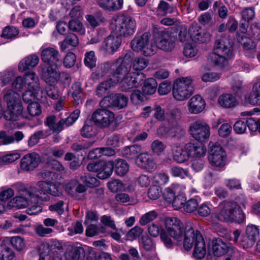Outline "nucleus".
Wrapping results in <instances>:
<instances>
[{"instance_id":"nucleus-26","label":"nucleus","mask_w":260,"mask_h":260,"mask_svg":"<svg viewBox=\"0 0 260 260\" xmlns=\"http://www.w3.org/2000/svg\"><path fill=\"white\" fill-rule=\"evenodd\" d=\"M172 151L173 159L178 163H183L189 159L187 150L184 147L182 149L177 144H172Z\"/></svg>"},{"instance_id":"nucleus-10","label":"nucleus","mask_w":260,"mask_h":260,"mask_svg":"<svg viewBox=\"0 0 260 260\" xmlns=\"http://www.w3.org/2000/svg\"><path fill=\"white\" fill-rule=\"evenodd\" d=\"M209 125L205 122L196 121L189 127L191 136L197 141L202 143L206 142L210 136Z\"/></svg>"},{"instance_id":"nucleus-47","label":"nucleus","mask_w":260,"mask_h":260,"mask_svg":"<svg viewBox=\"0 0 260 260\" xmlns=\"http://www.w3.org/2000/svg\"><path fill=\"white\" fill-rule=\"evenodd\" d=\"M115 84L111 79L100 83L96 87V94L99 97L105 95L111 87Z\"/></svg>"},{"instance_id":"nucleus-2","label":"nucleus","mask_w":260,"mask_h":260,"mask_svg":"<svg viewBox=\"0 0 260 260\" xmlns=\"http://www.w3.org/2000/svg\"><path fill=\"white\" fill-rule=\"evenodd\" d=\"M110 27L117 36L127 37L134 34L136 22L132 16L121 14L111 20Z\"/></svg>"},{"instance_id":"nucleus-60","label":"nucleus","mask_w":260,"mask_h":260,"mask_svg":"<svg viewBox=\"0 0 260 260\" xmlns=\"http://www.w3.org/2000/svg\"><path fill=\"white\" fill-rule=\"evenodd\" d=\"M80 179L87 187H93L99 184V181L95 177H92L88 174L81 176Z\"/></svg>"},{"instance_id":"nucleus-54","label":"nucleus","mask_w":260,"mask_h":260,"mask_svg":"<svg viewBox=\"0 0 260 260\" xmlns=\"http://www.w3.org/2000/svg\"><path fill=\"white\" fill-rule=\"evenodd\" d=\"M48 136L46 131L40 130L37 131L32 135L28 140V144L29 146L32 147L39 143L40 139H44Z\"/></svg>"},{"instance_id":"nucleus-6","label":"nucleus","mask_w":260,"mask_h":260,"mask_svg":"<svg viewBox=\"0 0 260 260\" xmlns=\"http://www.w3.org/2000/svg\"><path fill=\"white\" fill-rule=\"evenodd\" d=\"M39 188L35 187H31L30 190L26 191V195L27 194L30 198H42L41 195L43 193L49 194L53 196H59L61 192L59 186L56 183L51 182L39 181L37 183Z\"/></svg>"},{"instance_id":"nucleus-25","label":"nucleus","mask_w":260,"mask_h":260,"mask_svg":"<svg viewBox=\"0 0 260 260\" xmlns=\"http://www.w3.org/2000/svg\"><path fill=\"white\" fill-rule=\"evenodd\" d=\"M183 234H184L183 247L185 250L188 251L191 248L193 242L195 243L196 240V233H194L191 223H188V224L186 225V231Z\"/></svg>"},{"instance_id":"nucleus-33","label":"nucleus","mask_w":260,"mask_h":260,"mask_svg":"<svg viewBox=\"0 0 260 260\" xmlns=\"http://www.w3.org/2000/svg\"><path fill=\"white\" fill-rule=\"evenodd\" d=\"M219 104L225 108H231L235 107L238 103L235 96L232 94H222L218 100Z\"/></svg>"},{"instance_id":"nucleus-9","label":"nucleus","mask_w":260,"mask_h":260,"mask_svg":"<svg viewBox=\"0 0 260 260\" xmlns=\"http://www.w3.org/2000/svg\"><path fill=\"white\" fill-rule=\"evenodd\" d=\"M90 118L95 126L104 128L109 127L113 122L115 114L107 109H98L93 112Z\"/></svg>"},{"instance_id":"nucleus-38","label":"nucleus","mask_w":260,"mask_h":260,"mask_svg":"<svg viewBox=\"0 0 260 260\" xmlns=\"http://www.w3.org/2000/svg\"><path fill=\"white\" fill-rule=\"evenodd\" d=\"M242 45L245 55L249 58H253L256 52V45L253 41L245 38Z\"/></svg>"},{"instance_id":"nucleus-4","label":"nucleus","mask_w":260,"mask_h":260,"mask_svg":"<svg viewBox=\"0 0 260 260\" xmlns=\"http://www.w3.org/2000/svg\"><path fill=\"white\" fill-rule=\"evenodd\" d=\"M80 113V110L76 109L68 117L61 118L57 122H56L55 116L50 115L46 118L44 123L53 133L58 134L65 127L72 125L78 119Z\"/></svg>"},{"instance_id":"nucleus-43","label":"nucleus","mask_w":260,"mask_h":260,"mask_svg":"<svg viewBox=\"0 0 260 260\" xmlns=\"http://www.w3.org/2000/svg\"><path fill=\"white\" fill-rule=\"evenodd\" d=\"M101 170L96 175L97 177L100 179H105L110 177L113 171V166L111 161L103 162Z\"/></svg>"},{"instance_id":"nucleus-50","label":"nucleus","mask_w":260,"mask_h":260,"mask_svg":"<svg viewBox=\"0 0 260 260\" xmlns=\"http://www.w3.org/2000/svg\"><path fill=\"white\" fill-rule=\"evenodd\" d=\"M181 110L178 108H174L166 113V118L169 123H174L181 119Z\"/></svg>"},{"instance_id":"nucleus-48","label":"nucleus","mask_w":260,"mask_h":260,"mask_svg":"<svg viewBox=\"0 0 260 260\" xmlns=\"http://www.w3.org/2000/svg\"><path fill=\"white\" fill-rule=\"evenodd\" d=\"M128 98L122 93L114 94V108L121 109L127 106Z\"/></svg>"},{"instance_id":"nucleus-55","label":"nucleus","mask_w":260,"mask_h":260,"mask_svg":"<svg viewBox=\"0 0 260 260\" xmlns=\"http://www.w3.org/2000/svg\"><path fill=\"white\" fill-rule=\"evenodd\" d=\"M120 82V89L122 91H130L134 88H137L131 73Z\"/></svg>"},{"instance_id":"nucleus-20","label":"nucleus","mask_w":260,"mask_h":260,"mask_svg":"<svg viewBox=\"0 0 260 260\" xmlns=\"http://www.w3.org/2000/svg\"><path fill=\"white\" fill-rule=\"evenodd\" d=\"M131 66L129 64L120 63L112 74L110 79L117 84L129 75Z\"/></svg>"},{"instance_id":"nucleus-27","label":"nucleus","mask_w":260,"mask_h":260,"mask_svg":"<svg viewBox=\"0 0 260 260\" xmlns=\"http://www.w3.org/2000/svg\"><path fill=\"white\" fill-rule=\"evenodd\" d=\"M26 89L38 92L41 90L39 80L36 74L32 72L27 73L25 76Z\"/></svg>"},{"instance_id":"nucleus-51","label":"nucleus","mask_w":260,"mask_h":260,"mask_svg":"<svg viewBox=\"0 0 260 260\" xmlns=\"http://www.w3.org/2000/svg\"><path fill=\"white\" fill-rule=\"evenodd\" d=\"M19 33V30L14 26H7L2 31L1 37L7 39H13L17 37Z\"/></svg>"},{"instance_id":"nucleus-52","label":"nucleus","mask_w":260,"mask_h":260,"mask_svg":"<svg viewBox=\"0 0 260 260\" xmlns=\"http://www.w3.org/2000/svg\"><path fill=\"white\" fill-rule=\"evenodd\" d=\"M20 157V154L18 152H12L6 154L0 157V165L4 166L15 161Z\"/></svg>"},{"instance_id":"nucleus-57","label":"nucleus","mask_w":260,"mask_h":260,"mask_svg":"<svg viewBox=\"0 0 260 260\" xmlns=\"http://www.w3.org/2000/svg\"><path fill=\"white\" fill-rule=\"evenodd\" d=\"M87 225L86 235L88 237H93L105 232V228L94 224H89Z\"/></svg>"},{"instance_id":"nucleus-56","label":"nucleus","mask_w":260,"mask_h":260,"mask_svg":"<svg viewBox=\"0 0 260 260\" xmlns=\"http://www.w3.org/2000/svg\"><path fill=\"white\" fill-rule=\"evenodd\" d=\"M128 254L122 253L120 255V260H141L137 249L134 247L130 248L128 250Z\"/></svg>"},{"instance_id":"nucleus-31","label":"nucleus","mask_w":260,"mask_h":260,"mask_svg":"<svg viewBox=\"0 0 260 260\" xmlns=\"http://www.w3.org/2000/svg\"><path fill=\"white\" fill-rule=\"evenodd\" d=\"M70 93L71 94L76 105H78L82 103L84 90L80 82H75L72 84Z\"/></svg>"},{"instance_id":"nucleus-3","label":"nucleus","mask_w":260,"mask_h":260,"mask_svg":"<svg viewBox=\"0 0 260 260\" xmlns=\"http://www.w3.org/2000/svg\"><path fill=\"white\" fill-rule=\"evenodd\" d=\"M193 90L191 77H181L174 81L172 93L175 99L181 101L188 99L193 94Z\"/></svg>"},{"instance_id":"nucleus-24","label":"nucleus","mask_w":260,"mask_h":260,"mask_svg":"<svg viewBox=\"0 0 260 260\" xmlns=\"http://www.w3.org/2000/svg\"><path fill=\"white\" fill-rule=\"evenodd\" d=\"M39 61V58L36 54H33L27 56L23 58L19 62L18 70L20 72H24L30 70L37 66Z\"/></svg>"},{"instance_id":"nucleus-21","label":"nucleus","mask_w":260,"mask_h":260,"mask_svg":"<svg viewBox=\"0 0 260 260\" xmlns=\"http://www.w3.org/2000/svg\"><path fill=\"white\" fill-rule=\"evenodd\" d=\"M206 253V245L200 232L196 231V240L193 252V256L197 259L203 258Z\"/></svg>"},{"instance_id":"nucleus-59","label":"nucleus","mask_w":260,"mask_h":260,"mask_svg":"<svg viewBox=\"0 0 260 260\" xmlns=\"http://www.w3.org/2000/svg\"><path fill=\"white\" fill-rule=\"evenodd\" d=\"M10 242L14 248L18 251L23 250L25 246L24 239L20 236L11 237Z\"/></svg>"},{"instance_id":"nucleus-61","label":"nucleus","mask_w":260,"mask_h":260,"mask_svg":"<svg viewBox=\"0 0 260 260\" xmlns=\"http://www.w3.org/2000/svg\"><path fill=\"white\" fill-rule=\"evenodd\" d=\"M68 28L70 30L82 34L84 28L82 23L77 19H72L69 22Z\"/></svg>"},{"instance_id":"nucleus-49","label":"nucleus","mask_w":260,"mask_h":260,"mask_svg":"<svg viewBox=\"0 0 260 260\" xmlns=\"http://www.w3.org/2000/svg\"><path fill=\"white\" fill-rule=\"evenodd\" d=\"M97 58L93 51L86 52L84 54V63L85 66L90 69H93L96 67Z\"/></svg>"},{"instance_id":"nucleus-40","label":"nucleus","mask_w":260,"mask_h":260,"mask_svg":"<svg viewBox=\"0 0 260 260\" xmlns=\"http://www.w3.org/2000/svg\"><path fill=\"white\" fill-rule=\"evenodd\" d=\"M4 100L6 102L7 106L22 104L19 94L12 89L8 90L4 94Z\"/></svg>"},{"instance_id":"nucleus-62","label":"nucleus","mask_w":260,"mask_h":260,"mask_svg":"<svg viewBox=\"0 0 260 260\" xmlns=\"http://www.w3.org/2000/svg\"><path fill=\"white\" fill-rule=\"evenodd\" d=\"M108 187L111 191L117 192L123 190L124 186L121 181L118 179H114L108 183Z\"/></svg>"},{"instance_id":"nucleus-23","label":"nucleus","mask_w":260,"mask_h":260,"mask_svg":"<svg viewBox=\"0 0 260 260\" xmlns=\"http://www.w3.org/2000/svg\"><path fill=\"white\" fill-rule=\"evenodd\" d=\"M212 251L214 256H221L225 254L229 249L228 244L220 238H215L212 240Z\"/></svg>"},{"instance_id":"nucleus-28","label":"nucleus","mask_w":260,"mask_h":260,"mask_svg":"<svg viewBox=\"0 0 260 260\" xmlns=\"http://www.w3.org/2000/svg\"><path fill=\"white\" fill-rule=\"evenodd\" d=\"M142 151V147L138 144L125 147L121 151L122 155L129 160L137 159Z\"/></svg>"},{"instance_id":"nucleus-29","label":"nucleus","mask_w":260,"mask_h":260,"mask_svg":"<svg viewBox=\"0 0 260 260\" xmlns=\"http://www.w3.org/2000/svg\"><path fill=\"white\" fill-rule=\"evenodd\" d=\"M99 6L109 11L120 10L123 5V0H96Z\"/></svg>"},{"instance_id":"nucleus-42","label":"nucleus","mask_w":260,"mask_h":260,"mask_svg":"<svg viewBox=\"0 0 260 260\" xmlns=\"http://www.w3.org/2000/svg\"><path fill=\"white\" fill-rule=\"evenodd\" d=\"M111 70L110 63L104 62L98 65L95 71L91 74L93 78L99 79L105 76Z\"/></svg>"},{"instance_id":"nucleus-44","label":"nucleus","mask_w":260,"mask_h":260,"mask_svg":"<svg viewBox=\"0 0 260 260\" xmlns=\"http://www.w3.org/2000/svg\"><path fill=\"white\" fill-rule=\"evenodd\" d=\"M245 219V215L244 214L241 207L235 202L234 206L233 211L232 212V221L238 223H241L244 222Z\"/></svg>"},{"instance_id":"nucleus-8","label":"nucleus","mask_w":260,"mask_h":260,"mask_svg":"<svg viewBox=\"0 0 260 260\" xmlns=\"http://www.w3.org/2000/svg\"><path fill=\"white\" fill-rule=\"evenodd\" d=\"M165 228L170 237L180 241L186 231L182 222L178 218L167 217L165 219Z\"/></svg>"},{"instance_id":"nucleus-36","label":"nucleus","mask_w":260,"mask_h":260,"mask_svg":"<svg viewBox=\"0 0 260 260\" xmlns=\"http://www.w3.org/2000/svg\"><path fill=\"white\" fill-rule=\"evenodd\" d=\"M165 131L168 137L177 140L180 139L185 133L184 129L179 125H175L170 128L166 127Z\"/></svg>"},{"instance_id":"nucleus-19","label":"nucleus","mask_w":260,"mask_h":260,"mask_svg":"<svg viewBox=\"0 0 260 260\" xmlns=\"http://www.w3.org/2000/svg\"><path fill=\"white\" fill-rule=\"evenodd\" d=\"M187 106L190 113L197 114L204 110L206 107V102L201 95H196L189 100Z\"/></svg>"},{"instance_id":"nucleus-18","label":"nucleus","mask_w":260,"mask_h":260,"mask_svg":"<svg viewBox=\"0 0 260 260\" xmlns=\"http://www.w3.org/2000/svg\"><path fill=\"white\" fill-rule=\"evenodd\" d=\"M137 165L140 168L149 172L156 169V165L151 156L148 153H140L136 160Z\"/></svg>"},{"instance_id":"nucleus-7","label":"nucleus","mask_w":260,"mask_h":260,"mask_svg":"<svg viewBox=\"0 0 260 260\" xmlns=\"http://www.w3.org/2000/svg\"><path fill=\"white\" fill-rule=\"evenodd\" d=\"M155 47L166 52H171L175 47L176 38L167 30H158L153 35Z\"/></svg>"},{"instance_id":"nucleus-11","label":"nucleus","mask_w":260,"mask_h":260,"mask_svg":"<svg viewBox=\"0 0 260 260\" xmlns=\"http://www.w3.org/2000/svg\"><path fill=\"white\" fill-rule=\"evenodd\" d=\"M209 146L208 159L210 163L213 166H224L225 164L226 153L223 148L217 143H210Z\"/></svg>"},{"instance_id":"nucleus-39","label":"nucleus","mask_w":260,"mask_h":260,"mask_svg":"<svg viewBox=\"0 0 260 260\" xmlns=\"http://www.w3.org/2000/svg\"><path fill=\"white\" fill-rule=\"evenodd\" d=\"M60 48L63 51L69 46L76 47L79 44V39L76 35L73 33L68 34L65 39L60 43Z\"/></svg>"},{"instance_id":"nucleus-16","label":"nucleus","mask_w":260,"mask_h":260,"mask_svg":"<svg viewBox=\"0 0 260 260\" xmlns=\"http://www.w3.org/2000/svg\"><path fill=\"white\" fill-rule=\"evenodd\" d=\"M235 201H224L220 206L222 207L221 211L216 215V218L222 222H232V212L233 211Z\"/></svg>"},{"instance_id":"nucleus-37","label":"nucleus","mask_w":260,"mask_h":260,"mask_svg":"<svg viewBox=\"0 0 260 260\" xmlns=\"http://www.w3.org/2000/svg\"><path fill=\"white\" fill-rule=\"evenodd\" d=\"M175 10L173 5H170L164 0H161L158 5L156 13L157 16H165L172 14Z\"/></svg>"},{"instance_id":"nucleus-30","label":"nucleus","mask_w":260,"mask_h":260,"mask_svg":"<svg viewBox=\"0 0 260 260\" xmlns=\"http://www.w3.org/2000/svg\"><path fill=\"white\" fill-rule=\"evenodd\" d=\"M111 164L113 166V170L118 176H124L129 171V165L123 159H117L114 161H111Z\"/></svg>"},{"instance_id":"nucleus-63","label":"nucleus","mask_w":260,"mask_h":260,"mask_svg":"<svg viewBox=\"0 0 260 260\" xmlns=\"http://www.w3.org/2000/svg\"><path fill=\"white\" fill-rule=\"evenodd\" d=\"M76 61V56L72 52H68L64 56L63 60V66L66 68H71L74 65Z\"/></svg>"},{"instance_id":"nucleus-64","label":"nucleus","mask_w":260,"mask_h":260,"mask_svg":"<svg viewBox=\"0 0 260 260\" xmlns=\"http://www.w3.org/2000/svg\"><path fill=\"white\" fill-rule=\"evenodd\" d=\"M72 81L70 75L66 72L59 71L57 76V83L60 82L63 86L66 87L69 86Z\"/></svg>"},{"instance_id":"nucleus-17","label":"nucleus","mask_w":260,"mask_h":260,"mask_svg":"<svg viewBox=\"0 0 260 260\" xmlns=\"http://www.w3.org/2000/svg\"><path fill=\"white\" fill-rule=\"evenodd\" d=\"M23 107L22 104L8 106L7 109L4 112V117L7 120L17 121L23 118Z\"/></svg>"},{"instance_id":"nucleus-15","label":"nucleus","mask_w":260,"mask_h":260,"mask_svg":"<svg viewBox=\"0 0 260 260\" xmlns=\"http://www.w3.org/2000/svg\"><path fill=\"white\" fill-rule=\"evenodd\" d=\"M42 60L46 64L61 62V55L58 50L54 47H46L42 49L41 53Z\"/></svg>"},{"instance_id":"nucleus-35","label":"nucleus","mask_w":260,"mask_h":260,"mask_svg":"<svg viewBox=\"0 0 260 260\" xmlns=\"http://www.w3.org/2000/svg\"><path fill=\"white\" fill-rule=\"evenodd\" d=\"M26 190H30V187L29 189H26L24 190V193L25 195V197L18 196L16 197L13 199L12 201L10 202V206H11L13 207H15L17 208H22L26 207L28 205V200L29 198L30 199H37V198H30L27 194L26 195Z\"/></svg>"},{"instance_id":"nucleus-58","label":"nucleus","mask_w":260,"mask_h":260,"mask_svg":"<svg viewBox=\"0 0 260 260\" xmlns=\"http://www.w3.org/2000/svg\"><path fill=\"white\" fill-rule=\"evenodd\" d=\"M241 21L250 22L255 17V12L253 7L245 8L240 13Z\"/></svg>"},{"instance_id":"nucleus-45","label":"nucleus","mask_w":260,"mask_h":260,"mask_svg":"<svg viewBox=\"0 0 260 260\" xmlns=\"http://www.w3.org/2000/svg\"><path fill=\"white\" fill-rule=\"evenodd\" d=\"M157 83L154 78H149L145 81L143 87V92L144 94L151 95L156 90Z\"/></svg>"},{"instance_id":"nucleus-22","label":"nucleus","mask_w":260,"mask_h":260,"mask_svg":"<svg viewBox=\"0 0 260 260\" xmlns=\"http://www.w3.org/2000/svg\"><path fill=\"white\" fill-rule=\"evenodd\" d=\"M184 148L187 150L189 157L199 158L204 156L206 152V147L201 144L188 143L185 145Z\"/></svg>"},{"instance_id":"nucleus-32","label":"nucleus","mask_w":260,"mask_h":260,"mask_svg":"<svg viewBox=\"0 0 260 260\" xmlns=\"http://www.w3.org/2000/svg\"><path fill=\"white\" fill-rule=\"evenodd\" d=\"M245 100L252 105H260V80L254 84L250 93L245 96Z\"/></svg>"},{"instance_id":"nucleus-34","label":"nucleus","mask_w":260,"mask_h":260,"mask_svg":"<svg viewBox=\"0 0 260 260\" xmlns=\"http://www.w3.org/2000/svg\"><path fill=\"white\" fill-rule=\"evenodd\" d=\"M92 123H93L91 118L85 121L84 126L80 130V134L82 137L91 138L96 136V131Z\"/></svg>"},{"instance_id":"nucleus-1","label":"nucleus","mask_w":260,"mask_h":260,"mask_svg":"<svg viewBox=\"0 0 260 260\" xmlns=\"http://www.w3.org/2000/svg\"><path fill=\"white\" fill-rule=\"evenodd\" d=\"M233 41L229 37H222L215 42L214 52L208 56V61L220 68H223L228 59L233 56Z\"/></svg>"},{"instance_id":"nucleus-14","label":"nucleus","mask_w":260,"mask_h":260,"mask_svg":"<svg viewBox=\"0 0 260 260\" xmlns=\"http://www.w3.org/2000/svg\"><path fill=\"white\" fill-rule=\"evenodd\" d=\"M41 161L40 155L36 153H29L24 155L21 159L20 166L24 171H31L38 167Z\"/></svg>"},{"instance_id":"nucleus-41","label":"nucleus","mask_w":260,"mask_h":260,"mask_svg":"<svg viewBox=\"0 0 260 260\" xmlns=\"http://www.w3.org/2000/svg\"><path fill=\"white\" fill-rule=\"evenodd\" d=\"M188 33L191 39L194 42H203L202 27L197 23H193L191 25L188 30Z\"/></svg>"},{"instance_id":"nucleus-13","label":"nucleus","mask_w":260,"mask_h":260,"mask_svg":"<svg viewBox=\"0 0 260 260\" xmlns=\"http://www.w3.org/2000/svg\"><path fill=\"white\" fill-rule=\"evenodd\" d=\"M121 44V40L118 37L109 35L102 42L100 51L104 54L112 55L117 51Z\"/></svg>"},{"instance_id":"nucleus-46","label":"nucleus","mask_w":260,"mask_h":260,"mask_svg":"<svg viewBox=\"0 0 260 260\" xmlns=\"http://www.w3.org/2000/svg\"><path fill=\"white\" fill-rule=\"evenodd\" d=\"M85 18L88 24L93 28L99 26L101 23H103L105 20L104 17L101 14L99 13L94 15H86Z\"/></svg>"},{"instance_id":"nucleus-53","label":"nucleus","mask_w":260,"mask_h":260,"mask_svg":"<svg viewBox=\"0 0 260 260\" xmlns=\"http://www.w3.org/2000/svg\"><path fill=\"white\" fill-rule=\"evenodd\" d=\"M0 260H12L15 256L11 248L5 244L0 245Z\"/></svg>"},{"instance_id":"nucleus-5","label":"nucleus","mask_w":260,"mask_h":260,"mask_svg":"<svg viewBox=\"0 0 260 260\" xmlns=\"http://www.w3.org/2000/svg\"><path fill=\"white\" fill-rule=\"evenodd\" d=\"M150 34L147 32L140 36L135 37L131 43L132 49L137 52L141 51L146 56L154 54L156 48L150 42Z\"/></svg>"},{"instance_id":"nucleus-12","label":"nucleus","mask_w":260,"mask_h":260,"mask_svg":"<svg viewBox=\"0 0 260 260\" xmlns=\"http://www.w3.org/2000/svg\"><path fill=\"white\" fill-rule=\"evenodd\" d=\"M58 72V68L56 63L42 65L41 78L47 85L56 84Z\"/></svg>"}]
</instances>
